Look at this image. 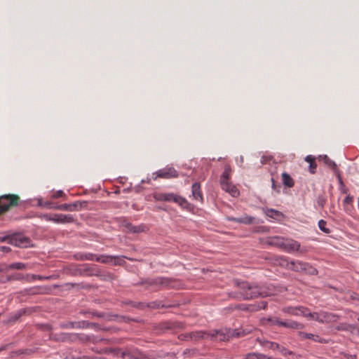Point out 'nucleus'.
<instances>
[{
  "instance_id": "obj_23",
  "label": "nucleus",
  "mask_w": 359,
  "mask_h": 359,
  "mask_svg": "<svg viewBox=\"0 0 359 359\" xmlns=\"http://www.w3.org/2000/svg\"><path fill=\"white\" fill-rule=\"evenodd\" d=\"M266 320L271 323V324H273V325H280V326H284V327H290V323L288 322L280 321V320H278V319L269 318V319H266Z\"/></svg>"
},
{
  "instance_id": "obj_33",
  "label": "nucleus",
  "mask_w": 359,
  "mask_h": 359,
  "mask_svg": "<svg viewBox=\"0 0 359 359\" xmlns=\"http://www.w3.org/2000/svg\"><path fill=\"white\" fill-rule=\"evenodd\" d=\"M273 158L270 156H263L261 158V163L262 164H266V163L272 161Z\"/></svg>"
},
{
  "instance_id": "obj_41",
  "label": "nucleus",
  "mask_w": 359,
  "mask_h": 359,
  "mask_svg": "<svg viewBox=\"0 0 359 359\" xmlns=\"http://www.w3.org/2000/svg\"><path fill=\"white\" fill-rule=\"evenodd\" d=\"M237 162L241 165L243 163V157L241 156L239 159H237Z\"/></svg>"
},
{
  "instance_id": "obj_40",
  "label": "nucleus",
  "mask_w": 359,
  "mask_h": 359,
  "mask_svg": "<svg viewBox=\"0 0 359 359\" xmlns=\"http://www.w3.org/2000/svg\"><path fill=\"white\" fill-rule=\"evenodd\" d=\"M266 304H267V303H266V302H262L261 303V305H260V306H259V309H265V308H266Z\"/></svg>"
},
{
  "instance_id": "obj_43",
  "label": "nucleus",
  "mask_w": 359,
  "mask_h": 359,
  "mask_svg": "<svg viewBox=\"0 0 359 359\" xmlns=\"http://www.w3.org/2000/svg\"><path fill=\"white\" fill-rule=\"evenodd\" d=\"M355 331H357L358 334L359 335V327H358L356 326V328H355Z\"/></svg>"
},
{
  "instance_id": "obj_14",
  "label": "nucleus",
  "mask_w": 359,
  "mask_h": 359,
  "mask_svg": "<svg viewBox=\"0 0 359 359\" xmlns=\"http://www.w3.org/2000/svg\"><path fill=\"white\" fill-rule=\"evenodd\" d=\"M228 219L230 221H234V222H236L238 223H242V224H252L254 221V218L250 216H248V215H244L241 217H238V218L229 217Z\"/></svg>"
},
{
  "instance_id": "obj_6",
  "label": "nucleus",
  "mask_w": 359,
  "mask_h": 359,
  "mask_svg": "<svg viewBox=\"0 0 359 359\" xmlns=\"http://www.w3.org/2000/svg\"><path fill=\"white\" fill-rule=\"evenodd\" d=\"M231 169L229 166H226L221 176L220 183L222 188L226 192H229L232 196L236 197L239 195V191L229 181Z\"/></svg>"
},
{
  "instance_id": "obj_8",
  "label": "nucleus",
  "mask_w": 359,
  "mask_h": 359,
  "mask_svg": "<svg viewBox=\"0 0 359 359\" xmlns=\"http://www.w3.org/2000/svg\"><path fill=\"white\" fill-rule=\"evenodd\" d=\"M293 271L303 272L310 274L315 275L317 273V270L312 266L309 265L306 262L301 261H293Z\"/></svg>"
},
{
  "instance_id": "obj_21",
  "label": "nucleus",
  "mask_w": 359,
  "mask_h": 359,
  "mask_svg": "<svg viewBox=\"0 0 359 359\" xmlns=\"http://www.w3.org/2000/svg\"><path fill=\"white\" fill-rule=\"evenodd\" d=\"M268 243L269 245H275L281 246L283 244V239L280 237H272L269 238Z\"/></svg>"
},
{
  "instance_id": "obj_37",
  "label": "nucleus",
  "mask_w": 359,
  "mask_h": 359,
  "mask_svg": "<svg viewBox=\"0 0 359 359\" xmlns=\"http://www.w3.org/2000/svg\"><path fill=\"white\" fill-rule=\"evenodd\" d=\"M64 193L61 190H59L57 191L54 195H53V198H60V197H62L63 196Z\"/></svg>"
},
{
  "instance_id": "obj_38",
  "label": "nucleus",
  "mask_w": 359,
  "mask_h": 359,
  "mask_svg": "<svg viewBox=\"0 0 359 359\" xmlns=\"http://www.w3.org/2000/svg\"><path fill=\"white\" fill-rule=\"evenodd\" d=\"M0 250L3 252H8L11 250L10 248L7 246H1Z\"/></svg>"
},
{
  "instance_id": "obj_9",
  "label": "nucleus",
  "mask_w": 359,
  "mask_h": 359,
  "mask_svg": "<svg viewBox=\"0 0 359 359\" xmlns=\"http://www.w3.org/2000/svg\"><path fill=\"white\" fill-rule=\"evenodd\" d=\"M154 175H156V177H154V180H156L157 177L169 179L177 176V171L173 168H163L161 170H158Z\"/></svg>"
},
{
  "instance_id": "obj_17",
  "label": "nucleus",
  "mask_w": 359,
  "mask_h": 359,
  "mask_svg": "<svg viewBox=\"0 0 359 359\" xmlns=\"http://www.w3.org/2000/svg\"><path fill=\"white\" fill-rule=\"evenodd\" d=\"M155 283L160 286L173 287L172 281L168 278L159 277L155 280Z\"/></svg>"
},
{
  "instance_id": "obj_4",
  "label": "nucleus",
  "mask_w": 359,
  "mask_h": 359,
  "mask_svg": "<svg viewBox=\"0 0 359 359\" xmlns=\"http://www.w3.org/2000/svg\"><path fill=\"white\" fill-rule=\"evenodd\" d=\"M78 259L81 260H91L101 263H113L114 264H120L121 258L109 255H96L92 253H84L78 255Z\"/></svg>"
},
{
  "instance_id": "obj_3",
  "label": "nucleus",
  "mask_w": 359,
  "mask_h": 359,
  "mask_svg": "<svg viewBox=\"0 0 359 359\" xmlns=\"http://www.w3.org/2000/svg\"><path fill=\"white\" fill-rule=\"evenodd\" d=\"M293 315L306 318L308 320H316L322 323L336 322L339 316L334 313L326 311L311 313L304 306L293 307Z\"/></svg>"
},
{
  "instance_id": "obj_39",
  "label": "nucleus",
  "mask_w": 359,
  "mask_h": 359,
  "mask_svg": "<svg viewBox=\"0 0 359 359\" xmlns=\"http://www.w3.org/2000/svg\"><path fill=\"white\" fill-rule=\"evenodd\" d=\"M32 277V279L38 278L39 280H43V279L46 278L44 277H42V276H36V275H33Z\"/></svg>"
},
{
  "instance_id": "obj_26",
  "label": "nucleus",
  "mask_w": 359,
  "mask_h": 359,
  "mask_svg": "<svg viewBox=\"0 0 359 359\" xmlns=\"http://www.w3.org/2000/svg\"><path fill=\"white\" fill-rule=\"evenodd\" d=\"M326 201H327V199H326V198H325V196L324 195H319L318 196L316 203H317V205L320 208H323L324 207V205H325Z\"/></svg>"
},
{
  "instance_id": "obj_42",
  "label": "nucleus",
  "mask_w": 359,
  "mask_h": 359,
  "mask_svg": "<svg viewBox=\"0 0 359 359\" xmlns=\"http://www.w3.org/2000/svg\"><path fill=\"white\" fill-rule=\"evenodd\" d=\"M271 181H272V188H273L274 190H276V184H275V183H274V180H273V178H271Z\"/></svg>"
},
{
  "instance_id": "obj_29",
  "label": "nucleus",
  "mask_w": 359,
  "mask_h": 359,
  "mask_svg": "<svg viewBox=\"0 0 359 359\" xmlns=\"http://www.w3.org/2000/svg\"><path fill=\"white\" fill-rule=\"evenodd\" d=\"M271 348L273 349H278L280 351V352L283 354V355H286L287 353H290L289 351H287L284 347H280L278 344H271Z\"/></svg>"
},
{
  "instance_id": "obj_19",
  "label": "nucleus",
  "mask_w": 359,
  "mask_h": 359,
  "mask_svg": "<svg viewBox=\"0 0 359 359\" xmlns=\"http://www.w3.org/2000/svg\"><path fill=\"white\" fill-rule=\"evenodd\" d=\"M175 196L172 194H161L155 196L157 200L165 201H174Z\"/></svg>"
},
{
  "instance_id": "obj_22",
  "label": "nucleus",
  "mask_w": 359,
  "mask_h": 359,
  "mask_svg": "<svg viewBox=\"0 0 359 359\" xmlns=\"http://www.w3.org/2000/svg\"><path fill=\"white\" fill-rule=\"evenodd\" d=\"M126 227L128 231H129L130 232H134V233H137V232H141V231H144V226H135L130 224H127Z\"/></svg>"
},
{
  "instance_id": "obj_2",
  "label": "nucleus",
  "mask_w": 359,
  "mask_h": 359,
  "mask_svg": "<svg viewBox=\"0 0 359 359\" xmlns=\"http://www.w3.org/2000/svg\"><path fill=\"white\" fill-rule=\"evenodd\" d=\"M238 290L233 297L242 299H250L259 297H267L272 294L269 290L259 287L246 282L236 283Z\"/></svg>"
},
{
  "instance_id": "obj_25",
  "label": "nucleus",
  "mask_w": 359,
  "mask_h": 359,
  "mask_svg": "<svg viewBox=\"0 0 359 359\" xmlns=\"http://www.w3.org/2000/svg\"><path fill=\"white\" fill-rule=\"evenodd\" d=\"M266 215L268 217H271L274 218V219H278L280 216V212H278L277 210H273V209L268 210L266 212Z\"/></svg>"
},
{
  "instance_id": "obj_18",
  "label": "nucleus",
  "mask_w": 359,
  "mask_h": 359,
  "mask_svg": "<svg viewBox=\"0 0 359 359\" xmlns=\"http://www.w3.org/2000/svg\"><path fill=\"white\" fill-rule=\"evenodd\" d=\"M319 159L323 161L327 166L331 168L334 172H337V169L336 163L333 161L330 160L326 155L319 156Z\"/></svg>"
},
{
  "instance_id": "obj_11",
  "label": "nucleus",
  "mask_w": 359,
  "mask_h": 359,
  "mask_svg": "<svg viewBox=\"0 0 359 359\" xmlns=\"http://www.w3.org/2000/svg\"><path fill=\"white\" fill-rule=\"evenodd\" d=\"M192 191V197L196 201L202 202L203 201V195L201 191V186L198 182H195L193 184L191 187Z\"/></svg>"
},
{
  "instance_id": "obj_5",
  "label": "nucleus",
  "mask_w": 359,
  "mask_h": 359,
  "mask_svg": "<svg viewBox=\"0 0 359 359\" xmlns=\"http://www.w3.org/2000/svg\"><path fill=\"white\" fill-rule=\"evenodd\" d=\"M0 241L18 248H28L31 245V241L29 238L18 233L11 236H4L0 238Z\"/></svg>"
},
{
  "instance_id": "obj_32",
  "label": "nucleus",
  "mask_w": 359,
  "mask_h": 359,
  "mask_svg": "<svg viewBox=\"0 0 359 359\" xmlns=\"http://www.w3.org/2000/svg\"><path fill=\"white\" fill-rule=\"evenodd\" d=\"M298 335L301 339H310L312 340L313 334H309L303 332H299Z\"/></svg>"
},
{
  "instance_id": "obj_35",
  "label": "nucleus",
  "mask_w": 359,
  "mask_h": 359,
  "mask_svg": "<svg viewBox=\"0 0 359 359\" xmlns=\"http://www.w3.org/2000/svg\"><path fill=\"white\" fill-rule=\"evenodd\" d=\"M76 338V337L74 334H65L63 339H67V340H74Z\"/></svg>"
},
{
  "instance_id": "obj_30",
  "label": "nucleus",
  "mask_w": 359,
  "mask_h": 359,
  "mask_svg": "<svg viewBox=\"0 0 359 359\" xmlns=\"http://www.w3.org/2000/svg\"><path fill=\"white\" fill-rule=\"evenodd\" d=\"M174 202L178 203L182 207H185L187 204V201L180 196H175V199L174 200Z\"/></svg>"
},
{
  "instance_id": "obj_12",
  "label": "nucleus",
  "mask_w": 359,
  "mask_h": 359,
  "mask_svg": "<svg viewBox=\"0 0 359 359\" xmlns=\"http://www.w3.org/2000/svg\"><path fill=\"white\" fill-rule=\"evenodd\" d=\"M356 328V325L355 324H348L345 323H339L335 327L337 330L339 331H347L352 334L355 332V330Z\"/></svg>"
},
{
  "instance_id": "obj_36",
  "label": "nucleus",
  "mask_w": 359,
  "mask_h": 359,
  "mask_svg": "<svg viewBox=\"0 0 359 359\" xmlns=\"http://www.w3.org/2000/svg\"><path fill=\"white\" fill-rule=\"evenodd\" d=\"M293 329H299L303 327V325L297 322L293 321L292 323Z\"/></svg>"
},
{
  "instance_id": "obj_1",
  "label": "nucleus",
  "mask_w": 359,
  "mask_h": 359,
  "mask_svg": "<svg viewBox=\"0 0 359 359\" xmlns=\"http://www.w3.org/2000/svg\"><path fill=\"white\" fill-rule=\"evenodd\" d=\"M250 331L244 330L222 329L219 330H212L210 332L199 331L192 334L193 338L195 339H205L214 341H226L231 337H239L249 333Z\"/></svg>"
},
{
  "instance_id": "obj_7",
  "label": "nucleus",
  "mask_w": 359,
  "mask_h": 359,
  "mask_svg": "<svg viewBox=\"0 0 359 359\" xmlns=\"http://www.w3.org/2000/svg\"><path fill=\"white\" fill-rule=\"evenodd\" d=\"M18 197L15 195L0 196V214L5 212L12 206L17 205Z\"/></svg>"
},
{
  "instance_id": "obj_10",
  "label": "nucleus",
  "mask_w": 359,
  "mask_h": 359,
  "mask_svg": "<svg viewBox=\"0 0 359 359\" xmlns=\"http://www.w3.org/2000/svg\"><path fill=\"white\" fill-rule=\"evenodd\" d=\"M48 220L56 223H69L72 222L74 219L69 215L55 214L52 217H49Z\"/></svg>"
},
{
  "instance_id": "obj_34",
  "label": "nucleus",
  "mask_w": 359,
  "mask_h": 359,
  "mask_svg": "<svg viewBox=\"0 0 359 359\" xmlns=\"http://www.w3.org/2000/svg\"><path fill=\"white\" fill-rule=\"evenodd\" d=\"M22 278V276L20 273H18L16 275L8 276L7 279L8 280H20Z\"/></svg>"
},
{
  "instance_id": "obj_28",
  "label": "nucleus",
  "mask_w": 359,
  "mask_h": 359,
  "mask_svg": "<svg viewBox=\"0 0 359 359\" xmlns=\"http://www.w3.org/2000/svg\"><path fill=\"white\" fill-rule=\"evenodd\" d=\"M326 224H327V222L323 219H320L319 222H318V226H319V229L325 232V233H330V229L326 228Z\"/></svg>"
},
{
  "instance_id": "obj_45",
  "label": "nucleus",
  "mask_w": 359,
  "mask_h": 359,
  "mask_svg": "<svg viewBox=\"0 0 359 359\" xmlns=\"http://www.w3.org/2000/svg\"><path fill=\"white\" fill-rule=\"evenodd\" d=\"M2 350V348H0V351Z\"/></svg>"
},
{
  "instance_id": "obj_31",
  "label": "nucleus",
  "mask_w": 359,
  "mask_h": 359,
  "mask_svg": "<svg viewBox=\"0 0 359 359\" xmlns=\"http://www.w3.org/2000/svg\"><path fill=\"white\" fill-rule=\"evenodd\" d=\"M312 340L316 342H319L321 344H326L328 342V341L324 338L320 337L318 335L313 334V337H312Z\"/></svg>"
},
{
  "instance_id": "obj_15",
  "label": "nucleus",
  "mask_w": 359,
  "mask_h": 359,
  "mask_svg": "<svg viewBox=\"0 0 359 359\" xmlns=\"http://www.w3.org/2000/svg\"><path fill=\"white\" fill-rule=\"evenodd\" d=\"M305 161L309 163V172L311 174L316 173L317 164L315 162V158L311 155L306 156Z\"/></svg>"
},
{
  "instance_id": "obj_13",
  "label": "nucleus",
  "mask_w": 359,
  "mask_h": 359,
  "mask_svg": "<svg viewBox=\"0 0 359 359\" xmlns=\"http://www.w3.org/2000/svg\"><path fill=\"white\" fill-rule=\"evenodd\" d=\"M27 269V265L26 264L22 263V262H15L13 263L8 265H5V267L1 271H8V270H13V269H17V270H25Z\"/></svg>"
},
{
  "instance_id": "obj_27",
  "label": "nucleus",
  "mask_w": 359,
  "mask_h": 359,
  "mask_svg": "<svg viewBox=\"0 0 359 359\" xmlns=\"http://www.w3.org/2000/svg\"><path fill=\"white\" fill-rule=\"evenodd\" d=\"M352 201H353V197L349 196V195L347 196L344 198V200L343 201V205L344 206V209H345L346 211H349L350 210V209L348 208V205L351 204L352 203Z\"/></svg>"
},
{
  "instance_id": "obj_16",
  "label": "nucleus",
  "mask_w": 359,
  "mask_h": 359,
  "mask_svg": "<svg viewBox=\"0 0 359 359\" xmlns=\"http://www.w3.org/2000/svg\"><path fill=\"white\" fill-rule=\"evenodd\" d=\"M308 251L306 247L302 246L299 243L293 241V253L304 255Z\"/></svg>"
},
{
  "instance_id": "obj_44",
  "label": "nucleus",
  "mask_w": 359,
  "mask_h": 359,
  "mask_svg": "<svg viewBox=\"0 0 359 359\" xmlns=\"http://www.w3.org/2000/svg\"><path fill=\"white\" fill-rule=\"evenodd\" d=\"M358 323H359V317L358 318Z\"/></svg>"
},
{
  "instance_id": "obj_20",
  "label": "nucleus",
  "mask_w": 359,
  "mask_h": 359,
  "mask_svg": "<svg viewBox=\"0 0 359 359\" xmlns=\"http://www.w3.org/2000/svg\"><path fill=\"white\" fill-rule=\"evenodd\" d=\"M78 208V203H74L72 204H62L57 207V209L61 210H67V211H74L76 210Z\"/></svg>"
},
{
  "instance_id": "obj_24",
  "label": "nucleus",
  "mask_w": 359,
  "mask_h": 359,
  "mask_svg": "<svg viewBox=\"0 0 359 359\" xmlns=\"http://www.w3.org/2000/svg\"><path fill=\"white\" fill-rule=\"evenodd\" d=\"M282 178H283V182L286 187H292L291 178L288 174L283 172L282 174Z\"/></svg>"
}]
</instances>
